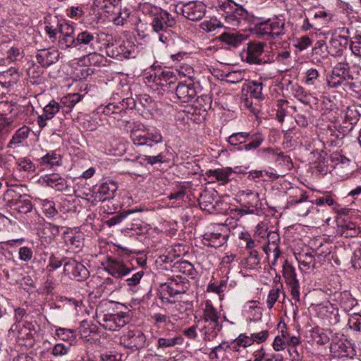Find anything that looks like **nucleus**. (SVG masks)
Segmentation results:
<instances>
[{"label":"nucleus","mask_w":361,"mask_h":361,"mask_svg":"<svg viewBox=\"0 0 361 361\" xmlns=\"http://www.w3.org/2000/svg\"><path fill=\"white\" fill-rule=\"evenodd\" d=\"M117 189V183L115 181L106 179L94 188L96 197L102 202L112 199Z\"/></svg>","instance_id":"2eb2a0df"},{"label":"nucleus","mask_w":361,"mask_h":361,"mask_svg":"<svg viewBox=\"0 0 361 361\" xmlns=\"http://www.w3.org/2000/svg\"><path fill=\"white\" fill-rule=\"evenodd\" d=\"M65 257L60 259L54 254H51L49 258V264L47 267V271L51 272L61 267L63 263H65Z\"/></svg>","instance_id":"69168bd1"},{"label":"nucleus","mask_w":361,"mask_h":361,"mask_svg":"<svg viewBox=\"0 0 361 361\" xmlns=\"http://www.w3.org/2000/svg\"><path fill=\"white\" fill-rule=\"evenodd\" d=\"M105 271L114 278L120 279L128 275L133 269L128 267L123 261L112 257H107Z\"/></svg>","instance_id":"ddd939ff"},{"label":"nucleus","mask_w":361,"mask_h":361,"mask_svg":"<svg viewBox=\"0 0 361 361\" xmlns=\"http://www.w3.org/2000/svg\"><path fill=\"white\" fill-rule=\"evenodd\" d=\"M263 83L261 82L252 81L247 85L246 91L250 96L258 101H262L265 98L266 94L263 93Z\"/></svg>","instance_id":"4c0bfd02"},{"label":"nucleus","mask_w":361,"mask_h":361,"mask_svg":"<svg viewBox=\"0 0 361 361\" xmlns=\"http://www.w3.org/2000/svg\"><path fill=\"white\" fill-rule=\"evenodd\" d=\"M10 204L13 209L25 214L30 212L33 208L30 196L27 194L12 195Z\"/></svg>","instance_id":"4be33fe9"},{"label":"nucleus","mask_w":361,"mask_h":361,"mask_svg":"<svg viewBox=\"0 0 361 361\" xmlns=\"http://www.w3.org/2000/svg\"><path fill=\"white\" fill-rule=\"evenodd\" d=\"M44 181L49 187L57 191H63L68 188L67 181L56 173L47 176Z\"/></svg>","instance_id":"2f4dec72"},{"label":"nucleus","mask_w":361,"mask_h":361,"mask_svg":"<svg viewBox=\"0 0 361 361\" xmlns=\"http://www.w3.org/2000/svg\"><path fill=\"white\" fill-rule=\"evenodd\" d=\"M348 44V37L341 35H334L329 42L328 53L335 57L341 56L343 55L344 50L347 48Z\"/></svg>","instance_id":"412c9836"},{"label":"nucleus","mask_w":361,"mask_h":361,"mask_svg":"<svg viewBox=\"0 0 361 361\" xmlns=\"http://www.w3.org/2000/svg\"><path fill=\"white\" fill-rule=\"evenodd\" d=\"M183 341V338L180 335H175L173 337H163L158 339L157 346L159 348H171L182 345Z\"/></svg>","instance_id":"79ce46f5"},{"label":"nucleus","mask_w":361,"mask_h":361,"mask_svg":"<svg viewBox=\"0 0 361 361\" xmlns=\"http://www.w3.org/2000/svg\"><path fill=\"white\" fill-rule=\"evenodd\" d=\"M288 207H293L295 212L301 216H307L310 212V208L312 207V202L307 200V196L302 194L298 200H290L287 202Z\"/></svg>","instance_id":"b1692460"},{"label":"nucleus","mask_w":361,"mask_h":361,"mask_svg":"<svg viewBox=\"0 0 361 361\" xmlns=\"http://www.w3.org/2000/svg\"><path fill=\"white\" fill-rule=\"evenodd\" d=\"M358 305L357 300L353 298L349 293L344 292L341 294L340 306L345 312H350Z\"/></svg>","instance_id":"a19ab883"},{"label":"nucleus","mask_w":361,"mask_h":361,"mask_svg":"<svg viewBox=\"0 0 361 361\" xmlns=\"http://www.w3.org/2000/svg\"><path fill=\"white\" fill-rule=\"evenodd\" d=\"M44 24L45 33L48 35L51 42H56L59 38V37H57L59 28L58 18L54 16L49 19H45Z\"/></svg>","instance_id":"473e14b6"},{"label":"nucleus","mask_w":361,"mask_h":361,"mask_svg":"<svg viewBox=\"0 0 361 361\" xmlns=\"http://www.w3.org/2000/svg\"><path fill=\"white\" fill-rule=\"evenodd\" d=\"M148 143H162L163 137L161 132L157 129L148 130L147 132Z\"/></svg>","instance_id":"774afa93"},{"label":"nucleus","mask_w":361,"mask_h":361,"mask_svg":"<svg viewBox=\"0 0 361 361\" xmlns=\"http://www.w3.org/2000/svg\"><path fill=\"white\" fill-rule=\"evenodd\" d=\"M310 332L311 337L317 344L324 345L329 341V337L324 329L315 326L312 329Z\"/></svg>","instance_id":"a18cd8bd"},{"label":"nucleus","mask_w":361,"mask_h":361,"mask_svg":"<svg viewBox=\"0 0 361 361\" xmlns=\"http://www.w3.org/2000/svg\"><path fill=\"white\" fill-rule=\"evenodd\" d=\"M82 97L83 96L79 93L68 94L63 97L61 98V103L63 105V106H62L63 112L68 113L71 111L73 106L79 102Z\"/></svg>","instance_id":"e433bc0d"},{"label":"nucleus","mask_w":361,"mask_h":361,"mask_svg":"<svg viewBox=\"0 0 361 361\" xmlns=\"http://www.w3.org/2000/svg\"><path fill=\"white\" fill-rule=\"evenodd\" d=\"M137 160L142 166L148 164L153 166L157 164L168 163L169 159L166 157V153H159L157 155H140L137 157Z\"/></svg>","instance_id":"c756f323"},{"label":"nucleus","mask_w":361,"mask_h":361,"mask_svg":"<svg viewBox=\"0 0 361 361\" xmlns=\"http://www.w3.org/2000/svg\"><path fill=\"white\" fill-rule=\"evenodd\" d=\"M220 8L227 13L231 14L232 20H236L240 23L242 20H250L251 15L242 6L235 4L233 0L223 3Z\"/></svg>","instance_id":"4468645a"},{"label":"nucleus","mask_w":361,"mask_h":361,"mask_svg":"<svg viewBox=\"0 0 361 361\" xmlns=\"http://www.w3.org/2000/svg\"><path fill=\"white\" fill-rule=\"evenodd\" d=\"M229 228L223 224L214 226L211 231L206 232L202 235V243L210 247H220L224 245L229 237Z\"/></svg>","instance_id":"0eeeda50"},{"label":"nucleus","mask_w":361,"mask_h":361,"mask_svg":"<svg viewBox=\"0 0 361 361\" xmlns=\"http://www.w3.org/2000/svg\"><path fill=\"white\" fill-rule=\"evenodd\" d=\"M348 325L350 329L358 331L361 334V314L360 312H353L348 319Z\"/></svg>","instance_id":"052dcab7"},{"label":"nucleus","mask_w":361,"mask_h":361,"mask_svg":"<svg viewBox=\"0 0 361 361\" xmlns=\"http://www.w3.org/2000/svg\"><path fill=\"white\" fill-rule=\"evenodd\" d=\"M261 258L257 250H252L249 252V255L246 258L247 266L250 269H254L260 264Z\"/></svg>","instance_id":"680f3d73"},{"label":"nucleus","mask_w":361,"mask_h":361,"mask_svg":"<svg viewBox=\"0 0 361 361\" xmlns=\"http://www.w3.org/2000/svg\"><path fill=\"white\" fill-rule=\"evenodd\" d=\"M219 39L228 46V49L237 48L245 41L247 36L236 32H224L219 37Z\"/></svg>","instance_id":"bb28decb"},{"label":"nucleus","mask_w":361,"mask_h":361,"mask_svg":"<svg viewBox=\"0 0 361 361\" xmlns=\"http://www.w3.org/2000/svg\"><path fill=\"white\" fill-rule=\"evenodd\" d=\"M341 235L345 238H354L360 233V228L353 221H344L338 226Z\"/></svg>","instance_id":"f704fd0d"},{"label":"nucleus","mask_w":361,"mask_h":361,"mask_svg":"<svg viewBox=\"0 0 361 361\" xmlns=\"http://www.w3.org/2000/svg\"><path fill=\"white\" fill-rule=\"evenodd\" d=\"M42 209L44 214L48 218H52L58 214V211L55 207V203L49 200H39Z\"/></svg>","instance_id":"8fccbe9b"},{"label":"nucleus","mask_w":361,"mask_h":361,"mask_svg":"<svg viewBox=\"0 0 361 361\" xmlns=\"http://www.w3.org/2000/svg\"><path fill=\"white\" fill-rule=\"evenodd\" d=\"M147 133L140 130H133L130 133V139L135 145L147 146L148 144Z\"/></svg>","instance_id":"603ef678"},{"label":"nucleus","mask_w":361,"mask_h":361,"mask_svg":"<svg viewBox=\"0 0 361 361\" xmlns=\"http://www.w3.org/2000/svg\"><path fill=\"white\" fill-rule=\"evenodd\" d=\"M171 268H173V271H178L191 277H194L196 274V270L193 264L185 260H178L173 262Z\"/></svg>","instance_id":"c9c22d12"},{"label":"nucleus","mask_w":361,"mask_h":361,"mask_svg":"<svg viewBox=\"0 0 361 361\" xmlns=\"http://www.w3.org/2000/svg\"><path fill=\"white\" fill-rule=\"evenodd\" d=\"M152 30L157 33L160 42L169 44L177 35L174 28L176 25L175 18L166 11H164L152 18L150 23Z\"/></svg>","instance_id":"f03ea898"},{"label":"nucleus","mask_w":361,"mask_h":361,"mask_svg":"<svg viewBox=\"0 0 361 361\" xmlns=\"http://www.w3.org/2000/svg\"><path fill=\"white\" fill-rule=\"evenodd\" d=\"M232 173L231 168L210 169L206 171L205 174L208 178H214L216 180L225 185L230 181L229 176Z\"/></svg>","instance_id":"7c9ffc66"},{"label":"nucleus","mask_w":361,"mask_h":361,"mask_svg":"<svg viewBox=\"0 0 361 361\" xmlns=\"http://www.w3.org/2000/svg\"><path fill=\"white\" fill-rule=\"evenodd\" d=\"M216 197V196L213 192L206 190L201 193L198 199V204L201 209L210 214L217 212L219 203Z\"/></svg>","instance_id":"5701e85b"},{"label":"nucleus","mask_w":361,"mask_h":361,"mask_svg":"<svg viewBox=\"0 0 361 361\" xmlns=\"http://www.w3.org/2000/svg\"><path fill=\"white\" fill-rule=\"evenodd\" d=\"M87 52L88 54L83 57L85 64L90 66H100L102 63L103 58L102 55L97 54L94 50Z\"/></svg>","instance_id":"bf43d9fd"},{"label":"nucleus","mask_w":361,"mask_h":361,"mask_svg":"<svg viewBox=\"0 0 361 361\" xmlns=\"http://www.w3.org/2000/svg\"><path fill=\"white\" fill-rule=\"evenodd\" d=\"M204 322H218L219 314L216 309L212 305V302L207 301L203 310V319Z\"/></svg>","instance_id":"c03bdc74"},{"label":"nucleus","mask_w":361,"mask_h":361,"mask_svg":"<svg viewBox=\"0 0 361 361\" xmlns=\"http://www.w3.org/2000/svg\"><path fill=\"white\" fill-rule=\"evenodd\" d=\"M30 129L28 127L23 126L22 128H20L12 136L11 140L7 145V147L11 148L13 145L21 144L28 137Z\"/></svg>","instance_id":"ea45409f"},{"label":"nucleus","mask_w":361,"mask_h":361,"mask_svg":"<svg viewBox=\"0 0 361 361\" xmlns=\"http://www.w3.org/2000/svg\"><path fill=\"white\" fill-rule=\"evenodd\" d=\"M238 196L242 207H253L257 209L260 208L261 203L257 192H254L250 190H240L238 192Z\"/></svg>","instance_id":"cd10ccee"},{"label":"nucleus","mask_w":361,"mask_h":361,"mask_svg":"<svg viewBox=\"0 0 361 361\" xmlns=\"http://www.w3.org/2000/svg\"><path fill=\"white\" fill-rule=\"evenodd\" d=\"M55 334L61 340L71 343L75 340L76 331L71 329L58 328L56 329Z\"/></svg>","instance_id":"09e8293b"},{"label":"nucleus","mask_w":361,"mask_h":361,"mask_svg":"<svg viewBox=\"0 0 361 361\" xmlns=\"http://www.w3.org/2000/svg\"><path fill=\"white\" fill-rule=\"evenodd\" d=\"M206 12V6L202 1H189L178 7L177 13L192 21L202 19Z\"/></svg>","instance_id":"9d476101"},{"label":"nucleus","mask_w":361,"mask_h":361,"mask_svg":"<svg viewBox=\"0 0 361 361\" xmlns=\"http://www.w3.org/2000/svg\"><path fill=\"white\" fill-rule=\"evenodd\" d=\"M196 90L193 83H180L176 87V94L180 102L188 103L192 102L196 96Z\"/></svg>","instance_id":"393cba45"},{"label":"nucleus","mask_w":361,"mask_h":361,"mask_svg":"<svg viewBox=\"0 0 361 361\" xmlns=\"http://www.w3.org/2000/svg\"><path fill=\"white\" fill-rule=\"evenodd\" d=\"M176 80L175 73L169 70L161 71L160 73H155L154 82L161 86L162 88L170 87L174 84Z\"/></svg>","instance_id":"c85d7f7f"},{"label":"nucleus","mask_w":361,"mask_h":361,"mask_svg":"<svg viewBox=\"0 0 361 361\" xmlns=\"http://www.w3.org/2000/svg\"><path fill=\"white\" fill-rule=\"evenodd\" d=\"M63 272L71 279L83 281L90 276V271L81 262L73 258L65 257Z\"/></svg>","instance_id":"6e6552de"},{"label":"nucleus","mask_w":361,"mask_h":361,"mask_svg":"<svg viewBox=\"0 0 361 361\" xmlns=\"http://www.w3.org/2000/svg\"><path fill=\"white\" fill-rule=\"evenodd\" d=\"M146 341L145 335L138 329L129 330L121 337V343L133 350L143 348Z\"/></svg>","instance_id":"9b49d317"},{"label":"nucleus","mask_w":361,"mask_h":361,"mask_svg":"<svg viewBox=\"0 0 361 361\" xmlns=\"http://www.w3.org/2000/svg\"><path fill=\"white\" fill-rule=\"evenodd\" d=\"M146 155H157L159 153H166V145L162 143H148Z\"/></svg>","instance_id":"0e129e2a"},{"label":"nucleus","mask_w":361,"mask_h":361,"mask_svg":"<svg viewBox=\"0 0 361 361\" xmlns=\"http://www.w3.org/2000/svg\"><path fill=\"white\" fill-rule=\"evenodd\" d=\"M250 136V133L248 132H239L233 133L228 138V142L231 145H238L240 144L245 143Z\"/></svg>","instance_id":"6e6d98bb"},{"label":"nucleus","mask_w":361,"mask_h":361,"mask_svg":"<svg viewBox=\"0 0 361 361\" xmlns=\"http://www.w3.org/2000/svg\"><path fill=\"white\" fill-rule=\"evenodd\" d=\"M360 114L357 111V109L355 107H348L345 114V121L344 123H349L350 126L349 130H352L353 126L358 122L360 120Z\"/></svg>","instance_id":"49530a36"},{"label":"nucleus","mask_w":361,"mask_h":361,"mask_svg":"<svg viewBox=\"0 0 361 361\" xmlns=\"http://www.w3.org/2000/svg\"><path fill=\"white\" fill-rule=\"evenodd\" d=\"M265 42H250L247 44V49L243 57L245 61L250 64H264L270 63L274 61L275 54L273 55L263 56Z\"/></svg>","instance_id":"423d86ee"},{"label":"nucleus","mask_w":361,"mask_h":361,"mask_svg":"<svg viewBox=\"0 0 361 361\" xmlns=\"http://www.w3.org/2000/svg\"><path fill=\"white\" fill-rule=\"evenodd\" d=\"M350 49L352 54L357 57H361V35L354 36L350 42Z\"/></svg>","instance_id":"e2e57ef3"},{"label":"nucleus","mask_w":361,"mask_h":361,"mask_svg":"<svg viewBox=\"0 0 361 361\" xmlns=\"http://www.w3.org/2000/svg\"><path fill=\"white\" fill-rule=\"evenodd\" d=\"M276 118L282 123L284 121V118L288 114V102L285 99H279L276 104Z\"/></svg>","instance_id":"5fc2aeb1"},{"label":"nucleus","mask_w":361,"mask_h":361,"mask_svg":"<svg viewBox=\"0 0 361 361\" xmlns=\"http://www.w3.org/2000/svg\"><path fill=\"white\" fill-rule=\"evenodd\" d=\"M207 323V324L204 325L200 329V331L204 334L205 340L210 341L217 336L218 332L221 329V325L219 324V321L209 322Z\"/></svg>","instance_id":"58836bf2"},{"label":"nucleus","mask_w":361,"mask_h":361,"mask_svg":"<svg viewBox=\"0 0 361 361\" xmlns=\"http://www.w3.org/2000/svg\"><path fill=\"white\" fill-rule=\"evenodd\" d=\"M62 108V106L55 100L53 99L50 101L49 103L44 107L43 114L37 117V123L38 126L41 129L47 126V121L53 118Z\"/></svg>","instance_id":"6ab92c4d"},{"label":"nucleus","mask_w":361,"mask_h":361,"mask_svg":"<svg viewBox=\"0 0 361 361\" xmlns=\"http://www.w3.org/2000/svg\"><path fill=\"white\" fill-rule=\"evenodd\" d=\"M17 72L16 70L8 69L3 73H0V85L4 88H8L13 85L16 82L15 78L13 80H11L13 75H16Z\"/></svg>","instance_id":"3c124183"},{"label":"nucleus","mask_w":361,"mask_h":361,"mask_svg":"<svg viewBox=\"0 0 361 361\" xmlns=\"http://www.w3.org/2000/svg\"><path fill=\"white\" fill-rule=\"evenodd\" d=\"M76 48L92 51L95 50V46L99 43V35L84 30L76 35Z\"/></svg>","instance_id":"f8f14e48"},{"label":"nucleus","mask_w":361,"mask_h":361,"mask_svg":"<svg viewBox=\"0 0 361 361\" xmlns=\"http://www.w3.org/2000/svg\"><path fill=\"white\" fill-rule=\"evenodd\" d=\"M307 12L312 23L316 25L317 27L327 23L332 18V14L323 8H311Z\"/></svg>","instance_id":"a878e982"},{"label":"nucleus","mask_w":361,"mask_h":361,"mask_svg":"<svg viewBox=\"0 0 361 361\" xmlns=\"http://www.w3.org/2000/svg\"><path fill=\"white\" fill-rule=\"evenodd\" d=\"M42 164H49L51 167L54 166H61L62 164L61 157L57 151H51L42 157Z\"/></svg>","instance_id":"de8ad7c7"},{"label":"nucleus","mask_w":361,"mask_h":361,"mask_svg":"<svg viewBox=\"0 0 361 361\" xmlns=\"http://www.w3.org/2000/svg\"><path fill=\"white\" fill-rule=\"evenodd\" d=\"M39 329L37 324L26 322L22 324H13L8 333L16 337L20 345L31 348L34 345L35 337Z\"/></svg>","instance_id":"39448f33"},{"label":"nucleus","mask_w":361,"mask_h":361,"mask_svg":"<svg viewBox=\"0 0 361 361\" xmlns=\"http://www.w3.org/2000/svg\"><path fill=\"white\" fill-rule=\"evenodd\" d=\"M76 40L75 35H59L58 38L59 46L62 49L69 47L76 48Z\"/></svg>","instance_id":"864d4df0"},{"label":"nucleus","mask_w":361,"mask_h":361,"mask_svg":"<svg viewBox=\"0 0 361 361\" xmlns=\"http://www.w3.org/2000/svg\"><path fill=\"white\" fill-rule=\"evenodd\" d=\"M284 19L274 17L255 25L253 31L257 37L275 39L286 33Z\"/></svg>","instance_id":"20e7f679"},{"label":"nucleus","mask_w":361,"mask_h":361,"mask_svg":"<svg viewBox=\"0 0 361 361\" xmlns=\"http://www.w3.org/2000/svg\"><path fill=\"white\" fill-rule=\"evenodd\" d=\"M63 238L68 250L73 252H78L83 246V235L73 230L64 231Z\"/></svg>","instance_id":"f3484780"},{"label":"nucleus","mask_w":361,"mask_h":361,"mask_svg":"<svg viewBox=\"0 0 361 361\" xmlns=\"http://www.w3.org/2000/svg\"><path fill=\"white\" fill-rule=\"evenodd\" d=\"M283 276L285 282L290 288L291 295L293 299L295 301L300 300V284L297 279L295 269L293 266L288 262V260H284L283 264Z\"/></svg>","instance_id":"1a4fd4ad"},{"label":"nucleus","mask_w":361,"mask_h":361,"mask_svg":"<svg viewBox=\"0 0 361 361\" xmlns=\"http://www.w3.org/2000/svg\"><path fill=\"white\" fill-rule=\"evenodd\" d=\"M59 59V52L54 47L39 49L36 54L37 62L42 67H48L55 63Z\"/></svg>","instance_id":"a211bd4d"},{"label":"nucleus","mask_w":361,"mask_h":361,"mask_svg":"<svg viewBox=\"0 0 361 361\" xmlns=\"http://www.w3.org/2000/svg\"><path fill=\"white\" fill-rule=\"evenodd\" d=\"M315 203L317 205L334 206V209H336V207H339L336 202V196L331 192H326L323 196L317 198Z\"/></svg>","instance_id":"13d9d810"},{"label":"nucleus","mask_w":361,"mask_h":361,"mask_svg":"<svg viewBox=\"0 0 361 361\" xmlns=\"http://www.w3.org/2000/svg\"><path fill=\"white\" fill-rule=\"evenodd\" d=\"M135 50L134 45H133L129 41L123 42L118 47L116 48V51L112 49L111 54L108 53V55L111 57H118L123 56L126 59L131 57L133 52ZM110 51L108 50L107 52Z\"/></svg>","instance_id":"72a5a7b5"},{"label":"nucleus","mask_w":361,"mask_h":361,"mask_svg":"<svg viewBox=\"0 0 361 361\" xmlns=\"http://www.w3.org/2000/svg\"><path fill=\"white\" fill-rule=\"evenodd\" d=\"M330 348L334 357L352 358L355 354V350L348 341L333 342Z\"/></svg>","instance_id":"aec40b11"},{"label":"nucleus","mask_w":361,"mask_h":361,"mask_svg":"<svg viewBox=\"0 0 361 361\" xmlns=\"http://www.w3.org/2000/svg\"><path fill=\"white\" fill-rule=\"evenodd\" d=\"M140 9L144 14L151 16L153 18L159 15V13H161V12L164 11L161 8L152 5L148 2L140 4Z\"/></svg>","instance_id":"4d7b16f0"},{"label":"nucleus","mask_w":361,"mask_h":361,"mask_svg":"<svg viewBox=\"0 0 361 361\" xmlns=\"http://www.w3.org/2000/svg\"><path fill=\"white\" fill-rule=\"evenodd\" d=\"M187 281L188 280L181 277L172 279L169 282L165 283L161 286L162 290L164 292H166L170 298H174L187 291Z\"/></svg>","instance_id":"dca6fc26"},{"label":"nucleus","mask_w":361,"mask_h":361,"mask_svg":"<svg viewBox=\"0 0 361 361\" xmlns=\"http://www.w3.org/2000/svg\"><path fill=\"white\" fill-rule=\"evenodd\" d=\"M264 137L262 133H257L250 134L247 141L249 143L245 144L240 149H245V151L254 150L258 148L262 143L264 141Z\"/></svg>","instance_id":"37998d69"},{"label":"nucleus","mask_w":361,"mask_h":361,"mask_svg":"<svg viewBox=\"0 0 361 361\" xmlns=\"http://www.w3.org/2000/svg\"><path fill=\"white\" fill-rule=\"evenodd\" d=\"M227 280H221L219 284L215 283H209L207 291L212 292L218 295H221L226 288Z\"/></svg>","instance_id":"338daca9"},{"label":"nucleus","mask_w":361,"mask_h":361,"mask_svg":"<svg viewBox=\"0 0 361 361\" xmlns=\"http://www.w3.org/2000/svg\"><path fill=\"white\" fill-rule=\"evenodd\" d=\"M96 318L104 329L117 331L130 322V310L121 303L102 300L96 308Z\"/></svg>","instance_id":"f257e3e1"},{"label":"nucleus","mask_w":361,"mask_h":361,"mask_svg":"<svg viewBox=\"0 0 361 361\" xmlns=\"http://www.w3.org/2000/svg\"><path fill=\"white\" fill-rule=\"evenodd\" d=\"M354 77L350 72V66L346 62L338 63L326 76L327 85L330 88L343 87L355 90L357 87Z\"/></svg>","instance_id":"7ed1b4c3"}]
</instances>
